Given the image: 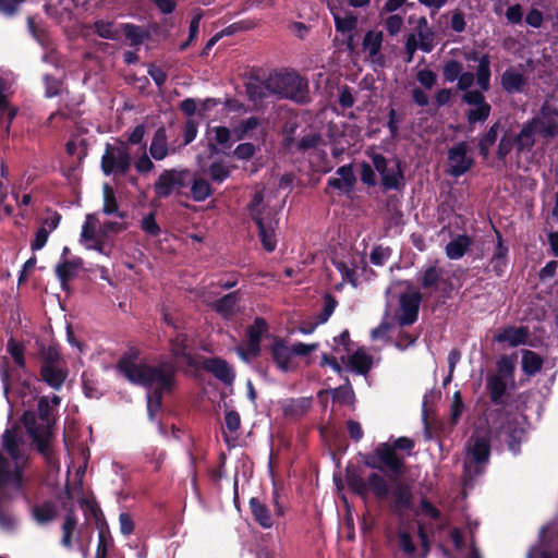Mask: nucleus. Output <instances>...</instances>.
Listing matches in <instances>:
<instances>
[{
  "label": "nucleus",
  "instance_id": "obj_36",
  "mask_svg": "<svg viewBox=\"0 0 558 558\" xmlns=\"http://www.w3.org/2000/svg\"><path fill=\"white\" fill-rule=\"evenodd\" d=\"M537 134L533 125L527 121L523 124L520 133L515 137L518 151H530L535 145V135Z\"/></svg>",
  "mask_w": 558,
  "mask_h": 558
},
{
  "label": "nucleus",
  "instance_id": "obj_33",
  "mask_svg": "<svg viewBox=\"0 0 558 558\" xmlns=\"http://www.w3.org/2000/svg\"><path fill=\"white\" fill-rule=\"evenodd\" d=\"M149 153L151 158L155 160H162L168 156L169 149L167 143V134L163 128H159L155 132L149 146Z\"/></svg>",
  "mask_w": 558,
  "mask_h": 558
},
{
  "label": "nucleus",
  "instance_id": "obj_27",
  "mask_svg": "<svg viewBox=\"0 0 558 558\" xmlns=\"http://www.w3.org/2000/svg\"><path fill=\"white\" fill-rule=\"evenodd\" d=\"M312 407V398L302 397L287 399L282 402V412L286 416L298 418L304 415Z\"/></svg>",
  "mask_w": 558,
  "mask_h": 558
},
{
  "label": "nucleus",
  "instance_id": "obj_42",
  "mask_svg": "<svg viewBox=\"0 0 558 558\" xmlns=\"http://www.w3.org/2000/svg\"><path fill=\"white\" fill-rule=\"evenodd\" d=\"M497 246L490 259L493 270L500 276L504 272L507 262L508 247L504 245L501 236L497 234Z\"/></svg>",
  "mask_w": 558,
  "mask_h": 558
},
{
  "label": "nucleus",
  "instance_id": "obj_4",
  "mask_svg": "<svg viewBox=\"0 0 558 558\" xmlns=\"http://www.w3.org/2000/svg\"><path fill=\"white\" fill-rule=\"evenodd\" d=\"M469 60L477 61L476 82L480 90L466 92L463 94V101L470 106L468 120L470 123L485 122L490 114V105L485 100L483 92L490 87V60L488 54L477 58L475 53L468 57Z\"/></svg>",
  "mask_w": 558,
  "mask_h": 558
},
{
  "label": "nucleus",
  "instance_id": "obj_53",
  "mask_svg": "<svg viewBox=\"0 0 558 558\" xmlns=\"http://www.w3.org/2000/svg\"><path fill=\"white\" fill-rule=\"evenodd\" d=\"M209 175L213 182L222 183L230 177V169L223 162L216 161L209 166Z\"/></svg>",
  "mask_w": 558,
  "mask_h": 558
},
{
  "label": "nucleus",
  "instance_id": "obj_46",
  "mask_svg": "<svg viewBox=\"0 0 558 558\" xmlns=\"http://www.w3.org/2000/svg\"><path fill=\"white\" fill-rule=\"evenodd\" d=\"M123 31L125 37L130 40L132 46L141 45L147 37V33L142 27L136 26L134 24H124Z\"/></svg>",
  "mask_w": 558,
  "mask_h": 558
},
{
  "label": "nucleus",
  "instance_id": "obj_60",
  "mask_svg": "<svg viewBox=\"0 0 558 558\" xmlns=\"http://www.w3.org/2000/svg\"><path fill=\"white\" fill-rule=\"evenodd\" d=\"M141 228L149 236H157L160 233V228L154 214H149L141 220Z\"/></svg>",
  "mask_w": 558,
  "mask_h": 558
},
{
  "label": "nucleus",
  "instance_id": "obj_37",
  "mask_svg": "<svg viewBox=\"0 0 558 558\" xmlns=\"http://www.w3.org/2000/svg\"><path fill=\"white\" fill-rule=\"evenodd\" d=\"M506 380L499 374H493L487 377V390L494 403H501V399L506 392Z\"/></svg>",
  "mask_w": 558,
  "mask_h": 558
},
{
  "label": "nucleus",
  "instance_id": "obj_20",
  "mask_svg": "<svg viewBox=\"0 0 558 558\" xmlns=\"http://www.w3.org/2000/svg\"><path fill=\"white\" fill-rule=\"evenodd\" d=\"M204 369L211 373L217 379L226 385H231L235 374L228 362L220 357H210L204 361Z\"/></svg>",
  "mask_w": 558,
  "mask_h": 558
},
{
  "label": "nucleus",
  "instance_id": "obj_34",
  "mask_svg": "<svg viewBox=\"0 0 558 558\" xmlns=\"http://www.w3.org/2000/svg\"><path fill=\"white\" fill-rule=\"evenodd\" d=\"M471 244L470 236L465 234L458 235L446 245V254L450 259H459L470 248Z\"/></svg>",
  "mask_w": 558,
  "mask_h": 558
},
{
  "label": "nucleus",
  "instance_id": "obj_19",
  "mask_svg": "<svg viewBox=\"0 0 558 558\" xmlns=\"http://www.w3.org/2000/svg\"><path fill=\"white\" fill-rule=\"evenodd\" d=\"M341 362L351 372L360 375H366L373 366V357L364 349H359L348 356L342 355Z\"/></svg>",
  "mask_w": 558,
  "mask_h": 558
},
{
  "label": "nucleus",
  "instance_id": "obj_1",
  "mask_svg": "<svg viewBox=\"0 0 558 558\" xmlns=\"http://www.w3.org/2000/svg\"><path fill=\"white\" fill-rule=\"evenodd\" d=\"M136 361L137 353L132 350L120 359L117 368L129 381L154 390L153 395H147V412L153 421L160 409L162 392L170 389L173 383L175 371L171 363L148 366Z\"/></svg>",
  "mask_w": 558,
  "mask_h": 558
},
{
  "label": "nucleus",
  "instance_id": "obj_28",
  "mask_svg": "<svg viewBox=\"0 0 558 558\" xmlns=\"http://www.w3.org/2000/svg\"><path fill=\"white\" fill-rule=\"evenodd\" d=\"M494 339L499 343L507 342L510 347H518L526 342L527 329L524 327H508L495 335Z\"/></svg>",
  "mask_w": 558,
  "mask_h": 558
},
{
  "label": "nucleus",
  "instance_id": "obj_61",
  "mask_svg": "<svg viewBox=\"0 0 558 558\" xmlns=\"http://www.w3.org/2000/svg\"><path fill=\"white\" fill-rule=\"evenodd\" d=\"M402 121V117L397 113L393 108L389 109L387 128L390 133V138L395 140L399 136V124Z\"/></svg>",
  "mask_w": 558,
  "mask_h": 558
},
{
  "label": "nucleus",
  "instance_id": "obj_21",
  "mask_svg": "<svg viewBox=\"0 0 558 558\" xmlns=\"http://www.w3.org/2000/svg\"><path fill=\"white\" fill-rule=\"evenodd\" d=\"M500 83L506 93L520 94L524 92L527 80L519 69L510 66L501 74Z\"/></svg>",
  "mask_w": 558,
  "mask_h": 558
},
{
  "label": "nucleus",
  "instance_id": "obj_22",
  "mask_svg": "<svg viewBox=\"0 0 558 558\" xmlns=\"http://www.w3.org/2000/svg\"><path fill=\"white\" fill-rule=\"evenodd\" d=\"M384 35L381 32L369 31L365 34L362 47L369 60L375 64H383L384 57L380 53Z\"/></svg>",
  "mask_w": 558,
  "mask_h": 558
},
{
  "label": "nucleus",
  "instance_id": "obj_54",
  "mask_svg": "<svg viewBox=\"0 0 558 558\" xmlns=\"http://www.w3.org/2000/svg\"><path fill=\"white\" fill-rule=\"evenodd\" d=\"M104 207L102 211L106 215H112L118 211V205L114 196L113 189L109 184H105L104 189Z\"/></svg>",
  "mask_w": 558,
  "mask_h": 558
},
{
  "label": "nucleus",
  "instance_id": "obj_58",
  "mask_svg": "<svg viewBox=\"0 0 558 558\" xmlns=\"http://www.w3.org/2000/svg\"><path fill=\"white\" fill-rule=\"evenodd\" d=\"M464 404L460 391H456L452 396L450 404V418L453 424L458 423L461 414L463 413Z\"/></svg>",
  "mask_w": 558,
  "mask_h": 558
},
{
  "label": "nucleus",
  "instance_id": "obj_45",
  "mask_svg": "<svg viewBox=\"0 0 558 558\" xmlns=\"http://www.w3.org/2000/svg\"><path fill=\"white\" fill-rule=\"evenodd\" d=\"M76 524H77V521H76V518L74 517V514L71 512L68 513L65 515L64 522L62 524L63 535L61 538V544L66 548H71V546H72L71 536L76 527Z\"/></svg>",
  "mask_w": 558,
  "mask_h": 558
},
{
  "label": "nucleus",
  "instance_id": "obj_30",
  "mask_svg": "<svg viewBox=\"0 0 558 558\" xmlns=\"http://www.w3.org/2000/svg\"><path fill=\"white\" fill-rule=\"evenodd\" d=\"M58 512L56 502L46 500L38 502L31 508V514L38 524H46L52 521Z\"/></svg>",
  "mask_w": 558,
  "mask_h": 558
},
{
  "label": "nucleus",
  "instance_id": "obj_29",
  "mask_svg": "<svg viewBox=\"0 0 558 558\" xmlns=\"http://www.w3.org/2000/svg\"><path fill=\"white\" fill-rule=\"evenodd\" d=\"M82 266L81 259L62 260L56 267V274L63 290L68 289V282L72 280Z\"/></svg>",
  "mask_w": 558,
  "mask_h": 558
},
{
  "label": "nucleus",
  "instance_id": "obj_17",
  "mask_svg": "<svg viewBox=\"0 0 558 558\" xmlns=\"http://www.w3.org/2000/svg\"><path fill=\"white\" fill-rule=\"evenodd\" d=\"M421 298L417 293H404L400 295V308L398 324L400 326L412 325L417 319Z\"/></svg>",
  "mask_w": 558,
  "mask_h": 558
},
{
  "label": "nucleus",
  "instance_id": "obj_55",
  "mask_svg": "<svg viewBox=\"0 0 558 558\" xmlns=\"http://www.w3.org/2000/svg\"><path fill=\"white\" fill-rule=\"evenodd\" d=\"M7 350L11 354L15 364L23 368L25 366L24 348L13 339L8 341Z\"/></svg>",
  "mask_w": 558,
  "mask_h": 558
},
{
  "label": "nucleus",
  "instance_id": "obj_13",
  "mask_svg": "<svg viewBox=\"0 0 558 558\" xmlns=\"http://www.w3.org/2000/svg\"><path fill=\"white\" fill-rule=\"evenodd\" d=\"M389 496L393 511L399 515H403L412 508V488L407 482L392 480L389 487Z\"/></svg>",
  "mask_w": 558,
  "mask_h": 558
},
{
  "label": "nucleus",
  "instance_id": "obj_2",
  "mask_svg": "<svg viewBox=\"0 0 558 558\" xmlns=\"http://www.w3.org/2000/svg\"><path fill=\"white\" fill-rule=\"evenodd\" d=\"M28 465L27 446L20 426H11L4 430L0 449V483L12 484L15 493L23 492L27 481L25 470Z\"/></svg>",
  "mask_w": 558,
  "mask_h": 558
},
{
  "label": "nucleus",
  "instance_id": "obj_43",
  "mask_svg": "<svg viewBox=\"0 0 558 558\" xmlns=\"http://www.w3.org/2000/svg\"><path fill=\"white\" fill-rule=\"evenodd\" d=\"M543 360L533 351L524 350L522 354V369L527 375H535L541 371Z\"/></svg>",
  "mask_w": 558,
  "mask_h": 558
},
{
  "label": "nucleus",
  "instance_id": "obj_11",
  "mask_svg": "<svg viewBox=\"0 0 558 558\" xmlns=\"http://www.w3.org/2000/svg\"><path fill=\"white\" fill-rule=\"evenodd\" d=\"M99 220L96 214H88L82 226L81 242L87 250H94L100 254L108 255L105 234L101 228L98 230Z\"/></svg>",
  "mask_w": 558,
  "mask_h": 558
},
{
  "label": "nucleus",
  "instance_id": "obj_15",
  "mask_svg": "<svg viewBox=\"0 0 558 558\" xmlns=\"http://www.w3.org/2000/svg\"><path fill=\"white\" fill-rule=\"evenodd\" d=\"M449 172L454 177L464 174L472 166L469 146L462 142L454 145L448 153Z\"/></svg>",
  "mask_w": 558,
  "mask_h": 558
},
{
  "label": "nucleus",
  "instance_id": "obj_41",
  "mask_svg": "<svg viewBox=\"0 0 558 558\" xmlns=\"http://www.w3.org/2000/svg\"><path fill=\"white\" fill-rule=\"evenodd\" d=\"M191 194L195 202H204L213 194V190L206 179L194 177L191 183Z\"/></svg>",
  "mask_w": 558,
  "mask_h": 558
},
{
  "label": "nucleus",
  "instance_id": "obj_32",
  "mask_svg": "<svg viewBox=\"0 0 558 558\" xmlns=\"http://www.w3.org/2000/svg\"><path fill=\"white\" fill-rule=\"evenodd\" d=\"M389 487L388 481L381 474L373 472L367 476V492H371L377 499H387Z\"/></svg>",
  "mask_w": 558,
  "mask_h": 558
},
{
  "label": "nucleus",
  "instance_id": "obj_31",
  "mask_svg": "<svg viewBox=\"0 0 558 558\" xmlns=\"http://www.w3.org/2000/svg\"><path fill=\"white\" fill-rule=\"evenodd\" d=\"M250 509L253 518L263 529L272 527L274 520L270 514V510L258 498L253 497L250 499Z\"/></svg>",
  "mask_w": 558,
  "mask_h": 558
},
{
  "label": "nucleus",
  "instance_id": "obj_49",
  "mask_svg": "<svg viewBox=\"0 0 558 558\" xmlns=\"http://www.w3.org/2000/svg\"><path fill=\"white\" fill-rule=\"evenodd\" d=\"M137 151L141 153V156L134 160V167L136 171L142 174L149 173L154 169V163L146 154V145L138 147Z\"/></svg>",
  "mask_w": 558,
  "mask_h": 558
},
{
  "label": "nucleus",
  "instance_id": "obj_56",
  "mask_svg": "<svg viewBox=\"0 0 558 558\" xmlns=\"http://www.w3.org/2000/svg\"><path fill=\"white\" fill-rule=\"evenodd\" d=\"M462 64L456 60H450L444 65L442 74L447 82H454L462 73Z\"/></svg>",
  "mask_w": 558,
  "mask_h": 558
},
{
  "label": "nucleus",
  "instance_id": "obj_63",
  "mask_svg": "<svg viewBox=\"0 0 558 558\" xmlns=\"http://www.w3.org/2000/svg\"><path fill=\"white\" fill-rule=\"evenodd\" d=\"M144 136H145V126L143 124H138L129 134L128 141L125 143L129 146L137 145L138 147H142V145H146V143L144 142Z\"/></svg>",
  "mask_w": 558,
  "mask_h": 558
},
{
  "label": "nucleus",
  "instance_id": "obj_23",
  "mask_svg": "<svg viewBox=\"0 0 558 558\" xmlns=\"http://www.w3.org/2000/svg\"><path fill=\"white\" fill-rule=\"evenodd\" d=\"M335 27L338 33H341L347 37V46L349 49H353V33L357 26V17L352 13H332Z\"/></svg>",
  "mask_w": 558,
  "mask_h": 558
},
{
  "label": "nucleus",
  "instance_id": "obj_57",
  "mask_svg": "<svg viewBox=\"0 0 558 558\" xmlns=\"http://www.w3.org/2000/svg\"><path fill=\"white\" fill-rule=\"evenodd\" d=\"M41 365L62 366L65 365V363L62 361L58 349H56L54 347H49L43 353Z\"/></svg>",
  "mask_w": 558,
  "mask_h": 558
},
{
  "label": "nucleus",
  "instance_id": "obj_25",
  "mask_svg": "<svg viewBox=\"0 0 558 558\" xmlns=\"http://www.w3.org/2000/svg\"><path fill=\"white\" fill-rule=\"evenodd\" d=\"M68 377L65 365L62 366H40L41 380L54 390H59Z\"/></svg>",
  "mask_w": 558,
  "mask_h": 558
},
{
  "label": "nucleus",
  "instance_id": "obj_18",
  "mask_svg": "<svg viewBox=\"0 0 558 558\" xmlns=\"http://www.w3.org/2000/svg\"><path fill=\"white\" fill-rule=\"evenodd\" d=\"M271 355L277 367L282 372H292L298 367L292 348L283 341H276L272 344Z\"/></svg>",
  "mask_w": 558,
  "mask_h": 558
},
{
  "label": "nucleus",
  "instance_id": "obj_35",
  "mask_svg": "<svg viewBox=\"0 0 558 558\" xmlns=\"http://www.w3.org/2000/svg\"><path fill=\"white\" fill-rule=\"evenodd\" d=\"M239 300V292H232L213 303V308L222 317L230 318L235 313V307Z\"/></svg>",
  "mask_w": 558,
  "mask_h": 558
},
{
  "label": "nucleus",
  "instance_id": "obj_7",
  "mask_svg": "<svg viewBox=\"0 0 558 558\" xmlns=\"http://www.w3.org/2000/svg\"><path fill=\"white\" fill-rule=\"evenodd\" d=\"M272 96L300 101L304 98L305 83L295 73H276L268 77Z\"/></svg>",
  "mask_w": 558,
  "mask_h": 558
},
{
  "label": "nucleus",
  "instance_id": "obj_24",
  "mask_svg": "<svg viewBox=\"0 0 558 558\" xmlns=\"http://www.w3.org/2000/svg\"><path fill=\"white\" fill-rule=\"evenodd\" d=\"M335 178L328 180V186L347 194L351 192L355 183V177L351 165H344L336 171Z\"/></svg>",
  "mask_w": 558,
  "mask_h": 558
},
{
  "label": "nucleus",
  "instance_id": "obj_6",
  "mask_svg": "<svg viewBox=\"0 0 558 558\" xmlns=\"http://www.w3.org/2000/svg\"><path fill=\"white\" fill-rule=\"evenodd\" d=\"M263 205V195L260 192L254 194L252 202L248 205L251 216L258 228V235L263 247L267 252L275 251L277 246L276 227L278 221L272 211L264 213L260 207Z\"/></svg>",
  "mask_w": 558,
  "mask_h": 558
},
{
  "label": "nucleus",
  "instance_id": "obj_10",
  "mask_svg": "<svg viewBox=\"0 0 558 558\" xmlns=\"http://www.w3.org/2000/svg\"><path fill=\"white\" fill-rule=\"evenodd\" d=\"M530 123L542 138L549 141L557 137L558 108L548 100L544 101L538 112L530 120Z\"/></svg>",
  "mask_w": 558,
  "mask_h": 558
},
{
  "label": "nucleus",
  "instance_id": "obj_26",
  "mask_svg": "<svg viewBox=\"0 0 558 558\" xmlns=\"http://www.w3.org/2000/svg\"><path fill=\"white\" fill-rule=\"evenodd\" d=\"M524 429L521 427L517 418H508L507 424L500 427L499 434L505 435L508 439L509 449L517 454L519 452V444L522 439Z\"/></svg>",
  "mask_w": 558,
  "mask_h": 558
},
{
  "label": "nucleus",
  "instance_id": "obj_62",
  "mask_svg": "<svg viewBox=\"0 0 558 558\" xmlns=\"http://www.w3.org/2000/svg\"><path fill=\"white\" fill-rule=\"evenodd\" d=\"M83 390L86 397L98 399L101 397V390L98 387V384L94 380L89 379L87 375L84 373L82 376Z\"/></svg>",
  "mask_w": 558,
  "mask_h": 558
},
{
  "label": "nucleus",
  "instance_id": "obj_40",
  "mask_svg": "<svg viewBox=\"0 0 558 558\" xmlns=\"http://www.w3.org/2000/svg\"><path fill=\"white\" fill-rule=\"evenodd\" d=\"M381 184L386 190H397L402 180V172L398 161H392L388 169L380 174Z\"/></svg>",
  "mask_w": 558,
  "mask_h": 558
},
{
  "label": "nucleus",
  "instance_id": "obj_9",
  "mask_svg": "<svg viewBox=\"0 0 558 558\" xmlns=\"http://www.w3.org/2000/svg\"><path fill=\"white\" fill-rule=\"evenodd\" d=\"M132 150L126 143L118 146L107 145L101 158V169L105 174H125L131 168Z\"/></svg>",
  "mask_w": 558,
  "mask_h": 558
},
{
  "label": "nucleus",
  "instance_id": "obj_47",
  "mask_svg": "<svg viewBox=\"0 0 558 558\" xmlns=\"http://www.w3.org/2000/svg\"><path fill=\"white\" fill-rule=\"evenodd\" d=\"M186 341L187 337L185 333L182 332L178 333L174 338L171 339V352L174 357H189Z\"/></svg>",
  "mask_w": 558,
  "mask_h": 558
},
{
  "label": "nucleus",
  "instance_id": "obj_44",
  "mask_svg": "<svg viewBox=\"0 0 558 558\" xmlns=\"http://www.w3.org/2000/svg\"><path fill=\"white\" fill-rule=\"evenodd\" d=\"M335 267L339 270L343 282H348L353 287L357 284L356 266L345 260H335Z\"/></svg>",
  "mask_w": 558,
  "mask_h": 558
},
{
  "label": "nucleus",
  "instance_id": "obj_5",
  "mask_svg": "<svg viewBox=\"0 0 558 558\" xmlns=\"http://www.w3.org/2000/svg\"><path fill=\"white\" fill-rule=\"evenodd\" d=\"M464 473L473 478L482 474L488 463L490 440L485 432H475L465 445Z\"/></svg>",
  "mask_w": 558,
  "mask_h": 558
},
{
  "label": "nucleus",
  "instance_id": "obj_51",
  "mask_svg": "<svg viewBox=\"0 0 558 558\" xmlns=\"http://www.w3.org/2000/svg\"><path fill=\"white\" fill-rule=\"evenodd\" d=\"M259 124V120L255 117L247 118L243 120L238 126H235L232 131L233 136L236 141L243 140L248 132L254 130Z\"/></svg>",
  "mask_w": 558,
  "mask_h": 558
},
{
  "label": "nucleus",
  "instance_id": "obj_52",
  "mask_svg": "<svg viewBox=\"0 0 558 558\" xmlns=\"http://www.w3.org/2000/svg\"><path fill=\"white\" fill-rule=\"evenodd\" d=\"M398 545L408 558H414L415 545L410 533L407 531H400L398 533Z\"/></svg>",
  "mask_w": 558,
  "mask_h": 558
},
{
  "label": "nucleus",
  "instance_id": "obj_50",
  "mask_svg": "<svg viewBox=\"0 0 558 558\" xmlns=\"http://www.w3.org/2000/svg\"><path fill=\"white\" fill-rule=\"evenodd\" d=\"M498 129L499 125L495 123L490 126L488 132L481 138L480 141V151L481 154L486 157L489 153V148L495 144L497 136H498Z\"/></svg>",
  "mask_w": 558,
  "mask_h": 558
},
{
  "label": "nucleus",
  "instance_id": "obj_48",
  "mask_svg": "<svg viewBox=\"0 0 558 558\" xmlns=\"http://www.w3.org/2000/svg\"><path fill=\"white\" fill-rule=\"evenodd\" d=\"M95 32L102 38L114 40L119 37V31L112 22L97 21L94 24Z\"/></svg>",
  "mask_w": 558,
  "mask_h": 558
},
{
  "label": "nucleus",
  "instance_id": "obj_38",
  "mask_svg": "<svg viewBox=\"0 0 558 558\" xmlns=\"http://www.w3.org/2000/svg\"><path fill=\"white\" fill-rule=\"evenodd\" d=\"M246 94L254 104L262 102L267 97L272 96L268 86V78L265 82H248L246 85Z\"/></svg>",
  "mask_w": 558,
  "mask_h": 558
},
{
  "label": "nucleus",
  "instance_id": "obj_12",
  "mask_svg": "<svg viewBox=\"0 0 558 558\" xmlns=\"http://www.w3.org/2000/svg\"><path fill=\"white\" fill-rule=\"evenodd\" d=\"M267 330L266 322L263 318H256L254 324L247 328V341L245 347L236 348V353L244 361L255 357L259 353V343L264 332Z\"/></svg>",
  "mask_w": 558,
  "mask_h": 558
},
{
  "label": "nucleus",
  "instance_id": "obj_16",
  "mask_svg": "<svg viewBox=\"0 0 558 558\" xmlns=\"http://www.w3.org/2000/svg\"><path fill=\"white\" fill-rule=\"evenodd\" d=\"M20 494L12 489V484L0 483V529L5 532H12L17 525V520L7 509V504Z\"/></svg>",
  "mask_w": 558,
  "mask_h": 558
},
{
  "label": "nucleus",
  "instance_id": "obj_39",
  "mask_svg": "<svg viewBox=\"0 0 558 558\" xmlns=\"http://www.w3.org/2000/svg\"><path fill=\"white\" fill-rule=\"evenodd\" d=\"M418 45L415 43V37L411 36L407 41V49L412 53L416 47L425 52H429L433 49V33L429 28L421 29L417 33Z\"/></svg>",
  "mask_w": 558,
  "mask_h": 558
},
{
  "label": "nucleus",
  "instance_id": "obj_3",
  "mask_svg": "<svg viewBox=\"0 0 558 558\" xmlns=\"http://www.w3.org/2000/svg\"><path fill=\"white\" fill-rule=\"evenodd\" d=\"M60 403L61 399L57 395L43 396L38 400L37 410L26 411L23 415L24 425L29 436L45 456H48L49 441L52 437V427Z\"/></svg>",
  "mask_w": 558,
  "mask_h": 558
},
{
  "label": "nucleus",
  "instance_id": "obj_59",
  "mask_svg": "<svg viewBox=\"0 0 558 558\" xmlns=\"http://www.w3.org/2000/svg\"><path fill=\"white\" fill-rule=\"evenodd\" d=\"M391 255V251L389 247L376 246L371 252V262L375 266H383Z\"/></svg>",
  "mask_w": 558,
  "mask_h": 558
},
{
  "label": "nucleus",
  "instance_id": "obj_8",
  "mask_svg": "<svg viewBox=\"0 0 558 558\" xmlns=\"http://www.w3.org/2000/svg\"><path fill=\"white\" fill-rule=\"evenodd\" d=\"M363 462L374 470L388 469L395 475L403 473V459L398 456L395 448L387 442L379 444L373 452L364 456Z\"/></svg>",
  "mask_w": 558,
  "mask_h": 558
},
{
  "label": "nucleus",
  "instance_id": "obj_64",
  "mask_svg": "<svg viewBox=\"0 0 558 558\" xmlns=\"http://www.w3.org/2000/svg\"><path fill=\"white\" fill-rule=\"evenodd\" d=\"M436 78V74L428 69H422L416 74L418 83L427 89H430L435 85Z\"/></svg>",
  "mask_w": 558,
  "mask_h": 558
},
{
  "label": "nucleus",
  "instance_id": "obj_14",
  "mask_svg": "<svg viewBox=\"0 0 558 558\" xmlns=\"http://www.w3.org/2000/svg\"><path fill=\"white\" fill-rule=\"evenodd\" d=\"M186 170H165L155 182V192L158 197H168L174 189L185 186Z\"/></svg>",
  "mask_w": 558,
  "mask_h": 558
}]
</instances>
